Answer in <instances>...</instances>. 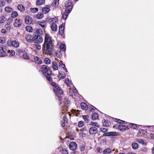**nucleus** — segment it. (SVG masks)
<instances>
[{"label":"nucleus","instance_id":"nucleus-3","mask_svg":"<svg viewBox=\"0 0 154 154\" xmlns=\"http://www.w3.org/2000/svg\"><path fill=\"white\" fill-rule=\"evenodd\" d=\"M100 130L103 133H105L103 134V136H115L117 135V133L115 132H110L106 133L107 132V130L104 128H100Z\"/></svg>","mask_w":154,"mask_h":154},{"label":"nucleus","instance_id":"nucleus-64","mask_svg":"<svg viewBox=\"0 0 154 154\" xmlns=\"http://www.w3.org/2000/svg\"><path fill=\"white\" fill-rule=\"evenodd\" d=\"M152 154H154V147L151 149Z\"/></svg>","mask_w":154,"mask_h":154},{"label":"nucleus","instance_id":"nucleus-62","mask_svg":"<svg viewBox=\"0 0 154 154\" xmlns=\"http://www.w3.org/2000/svg\"><path fill=\"white\" fill-rule=\"evenodd\" d=\"M1 32L2 33L5 34L7 33V31L5 29H2L1 30Z\"/></svg>","mask_w":154,"mask_h":154},{"label":"nucleus","instance_id":"nucleus-42","mask_svg":"<svg viewBox=\"0 0 154 154\" xmlns=\"http://www.w3.org/2000/svg\"><path fill=\"white\" fill-rule=\"evenodd\" d=\"M65 82L66 84V85L68 86L71 84V81L68 78L66 79L65 80Z\"/></svg>","mask_w":154,"mask_h":154},{"label":"nucleus","instance_id":"nucleus-12","mask_svg":"<svg viewBox=\"0 0 154 154\" xmlns=\"http://www.w3.org/2000/svg\"><path fill=\"white\" fill-rule=\"evenodd\" d=\"M97 131V128L95 127H92L89 129V133L92 134H95Z\"/></svg>","mask_w":154,"mask_h":154},{"label":"nucleus","instance_id":"nucleus-26","mask_svg":"<svg viewBox=\"0 0 154 154\" xmlns=\"http://www.w3.org/2000/svg\"><path fill=\"white\" fill-rule=\"evenodd\" d=\"M81 107L83 109L87 110L88 109V107L86 104L85 103H81Z\"/></svg>","mask_w":154,"mask_h":154},{"label":"nucleus","instance_id":"nucleus-19","mask_svg":"<svg viewBox=\"0 0 154 154\" xmlns=\"http://www.w3.org/2000/svg\"><path fill=\"white\" fill-rule=\"evenodd\" d=\"M64 26L63 24L61 25L59 27V33L62 35L64 33Z\"/></svg>","mask_w":154,"mask_h":154},{"label":"nucleus","instance_id":"nucleus-58","mask_svg":"<svg viewBox=\"0 0 154 154\" xmlns=\"http://www.w3.org/2000/svg\"><path fill=\"white\" fill-rule=\"evenodd\" d=\"M94 109H96V108L94 106H91V107H90V111L93 112L94 111Z\"/></svg>","mask_w":154,"mask_h":154},{"label":"nucleus","instance_id":"nucleus-51","mask_svg":"<svg viewBox=\"0 0 154 154\" xmlns=\"http://www.w3.org/2000/svg\"><path fill=\"white\" fill-rule=\"evenodd\" d=\"M68 15V14L65 13L63 14L62 16V18L64 20H65L67 18Z\"/></svg>","mask_w":154,"mask_h":154},{"label":"nucleus","instance_id":"nucleus-27","mask_svg":"<svg viewBox=\"0 0 154 154\" xmlns=\"http://www.w3.org/2000/svg\"><path fill=\"white\" fill-rule=\"evenodd\" d=\"M5 11L8 13H10L12 12L13 9L12 8L9 7H6L5 8Z\"/></svg>","mask_w":154,"mask_h":154},{"label":"nucleus","instance_id":"nucleus-60","mask_svg":"<svg viewBox=\"0 0 154 154\" xmlns=\"http://www.w3.org/2000/svg\"><path fill=\"white\" fill-rule=\"evenodd\" d=\"M96 150L97 152H98L99 153H101L102 151V149L100 148V147L97 148Z\"/></svg>","mask_w":154,"mask_h":154},{"label":"nucleus","instance_id":"nucleus-22","mask_svg":"<svg viewBox=\"0 0 154 154\" xmlns=\"http://www.w3.org/2000/svg\"><path fill=\"white\" fill-rule=\"evenodd\" d=\"M118 128L121 131H124L126 129L127 127L125 125L120 124L118 125Z\"/></svg>","mask_w":154,"mask_h":154},{"label":"nucleus","instance_id":"nucleus-36","mask_svg":"<svg viewBox=\"0 0 154 154\" xmlns=\"http://www.w3.org/2000/svg\"><path fill=\"white\" fill-rule=\"evenodd\" d=\"M7 52L8 53H9V56L11 57L13 56L15 54V52L13 50H8Z\"/></svg>","mask_w":154,"mask_h":154},{"label":"nucleus","instance_id":"nucleus-54","mask_svg":"<svg viewBox=\"0 0 154 154\" xmlns=\"http://www.w3.org/2000/svg\"><path fill=\"white\" fill-rule=\"evenodd\" d=\"M35 47L38 50H40L41 49V46L40 45L38 44H35L34 45Z\"/></svg>","mask_w":154,"mask_h":154},{"label":"nucleus","instance_id":"nucleus-24","mask_svg":"<svg viewBox=\"0 0 154 154\" xmlns=\"http://www.w3.org/2000/svg\"><path fill=\"white\" fill-rule=\"evenodd\" d=\"M52 69L54 70L58 69V67L57 63L55 61H53L52 62Z\"/></svg>","mask_w":154,"mask_h":154},{"label":"nucleus","instance_id":"nucleus-43","mask_svg":"<svg viewBox=\"0 0 154 154\" xmlns=\"http://www.w3.org/2000/svg\"><path fill=\"white\" fill-rule=\"evenodd\" d=\"M23 59H28L29 58V56L26 53H24L23 55Z\"/></svg>","mask_w":154,"mask_h":154},{"label":"nucleus","instance_id":"nucleus-53","mask_svg":"<svg viewBox=\"0 0 154 154\" xmlns=\"http://www.w3.org/2000/svg\"><path fill=\"white\" fill-rule=\"evenodd\" d=\"M84 125L83 122L82 121H79L78 123V126L79 127H82Z\"/></svg>","mask_w":154,"mask_h":154},{"label":"nucleus","instance_id":"nucleus-25","mask_svg":"<svg viewBox=\"0 0 154 154\" xmlns=\"http://www.w3.org/2000/svg\"><path fill=\"white\" fill-rule=\"evenodd\" d=\"M11 45L13 47L17 48L19 44L18 41L14 40L12 41Z\"/></svg>","mask_w":154,"mask_h":154},{"label":"nucleus","instance_id":"nucleus-34","mask_svg":"<svg viewBox=\"0 0 154 154\" xmlns=\"http://www.w3.org/2000/svg\"><path fill=\"white\" fill-rule=\"evenodd\" d=\"M26 29L27 31L29 32H31L33 30L32 27L30 26H26Z\"/></svg>","mask_w":154,"mask_h":154},{"label":"nucleus","instance_id":"nucleus-14","mask_svg":"<svg viewBox=\"0 0 154 154\" xmlns=\"http://www.w3.org/2000/svg\"><path fill=\"white\" fill-rule=\"evenodd\" d=\"M34 62L38 64H40L42 63L41 59L37 56H35L34 57Z\"/></svg>","mask_w":154,"mask_h":154},{"label":"nucleus","instance_id":"nucleus-18","mask_svg":"<svg viewBox=\"0 0 154 154\" xmlns=\"http://www.w3.org/2000/svg\"><path fill=\"white\" fill-rule=\"evenodd\" d=\"M102 122L103 125L104 127H108L110 125V123L109 121L107 120L104 119L102 121Z\"/></svg>","mask_w":154,"mask_h":154},{"label":"nucleus","instance_id":"nucleus-59","mask_svg":"<svg viewBox=\"0 0 154 154\" xmlns=\"http://www.w3.org/2000/svg\"><path fill=\"white\" fill-rule=\"evenodd\" d=\"M5 42L4 38L2 37H0V43H4Z\"/></svg>","mask_w":154,"mask_h":154},{"label":"nucleus","instance_id":"nucleus-13","mask_svg":"<svg viewBox=\"0 0 154 154\" xmlns=\"http://www.w3.org/2000/svg\"><path fill=\"white\" fill-rule=\"evenodd\" d=\"M25 38L27 41L31 42L33 41V37L30 34H28L26 35Z\"/></svg>","mask_w":154,"mask_h":154},{"label":"nucleus","instance_id":"nucleus-16","mask_svg":"<svg viewBox=\"0 0 154 154\" xmlns=\"http://www.w3.org/2000/svg\"><path fill=\"white\" fill-rule=\"evenodd\" d=\"M59 46L60 49L62 51H64L66 50V47L65 44H61L60 43H58L57 46Z\"/></svg>","mask_w":154,"mask_h":154},{"label":"nucleus","instance_id":"nucleus-9","mask_svg":"<svg viewBox=\"0 0 154 154\" xmlns=\"http://www.w3.org/2000/svg\"><path fill=\"white\" fill-rule=\"evenodd\" d=\"M47 21L51 23H57L58 21V18L57 17H55L52 18H47Z\"/></svg>","mask_w":154,"mask_h":154},{"label":"nucleus","instance_id":"nucleus-52","mask_svg":"<svg viewBox=\"0 0 154 154\" xmlns=\"http://www.w3.org/2000/svg\"><path fill=\"white\" fill-rule=\"evenodd\" d=\"M5 27L7 30H9L11 28L10 25L8 23L5 25Z\"/></svg>","mask_w":154,"mask_h":154},{"label":"nucleus","instance_id":"nucleus-23","mask_svg":"<svg viewBox=\"0 0 154 154\" xmlns=\"http://www.w3.org/2000/svg\"><path fill=\"white\" fill-rule=\"evenodd\" d=\"M17 8L20 11L23 12L25 11V8L22 5H18L17 6Z\"/></svg>","mask_w":154,"mask_h":154},{"label":"nucleus","instance_id":"nucleus-46","mask_svg":"<svg viewBox=\"0 0 154 154\" xmlns=\"http://www.w3.org/2000/svg\"><path fill=\"white\" fill-rule=\"evenodd\" d=\"M136 141L137 142L141 144H144V141L141 139H137L136 140Z\"/></svg>","mask_w":154,"mask_h":154},{"label":"nucleus","instance_id":"nucleus-56","mask_svg":"<svg viewBox=\"0 0 154 154\" xmlns=\"http://www.w3.org/2000/svg\"><path fill=\"white\" fill-rule=\"evenodd\" d=\"M85 148L86 147L84 145H83L81 146L80 148V150L81 151H83L85 149Z\"/></svg>","mask_w":154,"mask_h":154},{"label":"nucleus","instance_id":"nucleus-32","mask_svg":"<svg viewBox=\"0 0 154 154\" xmlns=\"http://www.w3.org/2000/svg\"><path fill=\"white\" fill-rule=\"evenodd\" d=\"M59 67H60L61 68H62L63 69H65V71L66 72H67V70L66 69V68L65 67V64H63V63L61 61L59 63Z\"/></svg>","mask_w":154,"mask_h":154},{"label":"nucleus","instance_id":"nucleus-40","mask_svg":"<svg viewBox=\"0 0 154 154\" xmlns=\"http://www.w3.org/2000/svg\"><path fill=\"white\" fill-rule=\"evenodd\" d=\"M45 63L47 64H49L51 62V60L50 59L48 58H45L44 59Z\"/></svg>","mask_w":154,"mask_h":154},{"label":"nucleus","instance_id":"nucleus-5","mask_svg":"<svg viewBox=\"0 0 154 154\" xmlns=\"http://www.w3.org/2000/svg\"><path fill=\"white\" fill-rule=\"evenodd\" d=\"M7 49L6 47L4 46H0V57H4L7 56L6 53Z\"/></svg>","mask_w":154,"mask_h":154},{"label":"nucleus","instance_id":"nucleus-6","mask_svg":"<svg viewBox=\"0 0 154 154\" xmlns=\"http://www.w3.org/2000/svg\"><path fill=\"white\" fill-rule=\"evenodd\" d=\"M43 38L39 35H35L33 36V41L35 43H41L43 41Z\"/></svg>","mask_w":154,"mask_h":154},{"label":"nucleus","instance_id":"nucleus-38","mask_svg":"<svg viewBox=\"0 0 154 154\" xmlns=\"http://www.w3.org/2000/svg\"><path fill=\"white\" fill-rule=\"evenodd\" d=\"M132 146L133 149H136L138 148V145L137 143H134L132 144Z\"/></svg>","mask_w":154,"mask_h":154},{"label":"nucleus","instance_id":"nucleus-61","mask_svg":"<svg viewBox=\"0 0 154 154\" xmlns=\"http://www.w3.org/2000/svg\"><path fill=\"white\" fill-rule=\"evenodd\" d=\"M2 20H1V22H3L4 21H5V18L4 16H2L1 17Z\"/></svg>","mask_w":154,"mask_h":154},{"label":"nucleus","instance_id":"nucleus-49","mask_svg":"<svg viewBox=\"0 0 154 154\" xmlns=\"http://www.w3.org/2000/svg\"><path fill=\"white\" fill-rule=\"evenodd\" d=\"M131 127V128H132L134 129H135L137 127V125L136 124H133V123H131L129 125Z\"/></svg>","mask_w":154,"mask_h":154},{"label":"nucleus","instance_id":"nucleus-41","mask_svg":"<svg viewBox=\"0 0 154 154\" xmlns=\"http://www.w3.org/2000/svg\"><path fill=\"white\" fill-rule=\"evenodd\" d=\"M38 8H30V11L33 13H35L38 11Z\"/></svg>","mask_w":154,"mask_h":154},{"label":"nucleus","instance_id":"nucleus-50","mask_svg":"<svg viewBox=\"0 0 154 154\" xmlns=\"http://www.w3.org/2000/svg\"><path fill=\"white\" fill-rule=\"evenodd\" d=\"M141 150L143 152L146 153L148 150V149L145 147H143L142 148Z\"/></svg>","mask_w":154,"mask_h":154},{"label":"nucleus","instance_id":"nucleus-63","mask_svg":"<svg viewBox=\"0 0 154 154\" xmlns=\"http://www.w3.org/2000/svg\"><path fill=\"white\" fill-rule=\"evenodd\" d=\"M57 97H58V100L59 101H60L61 99V95L57 94Z\"/></svg>","mask_w":154,"mask_h":154},{"label":"nucleus","instance_id":"nucleus-20","mask_svg":"<svg viewBox=\"0 0 154 154\" xmlns=\"http://www.w3.org/2000/svg\"><path fill=\"white\" fill-rule=\"evenodd\" d=\"M50 10V7L48 6L43 8L42 9V12L45 14L48 13Z\"/></svg>","mask_w":154,"mask_h":154},{"label":"nucleus","instance_id":"nucleus-10","mask_svg":"<svg viewBox=\"0 0 154 154\" xmlns=\"http://www.w3.org/2000/svg\"><path fill=\"white\" fill-rule=\"evenodd\" d=\"M59 0H54L51 5V8L54 10L56 8H57L59 5Z\"/></svg>","mask_w":154,"mask_h":154},{"label":"nucleus","instance_id":"nucleus-31","mask_svg":"<svg viewBox=\"0 0 154 154\" xmlns=\"http://www.w3.org/2000/svg\"><path fill=\"white\" fill-rule=\"evenodd\" d=\"M18 15V14L16 11L12 12L11 14V17L12 18H15L17 17Z\"/></svg>","mask_w":154,"mask_h":154},{"label":"nucleus","instance_id":"nucleus-35","mask_svg":"<svg viewBox=\"0 0 154 154\" xmlns=\"http://www.w3.org/2000/svg\"><path fill=\"white\" fill-rule=\"evenodd\" d=\"M83 118L86 123H88L89 117L87 115H84L83 116Z\"/></svg>","mask_w":154,"mask_h":154},{"label":"nucleus","instance_id":"nucleus-30","mask_svg":"<svg viewBox=\"0 0 154 154\" xmlns=\"http://www.w3.org/2000/svg\"><path fill=\"white\" fill-rule=\"evenodd\" d=\"M66 8L65 11L66 12L67 14L69 13L71 11L72 9V6H69Z\"/></svg>","mask_w":154,"mask_h":154},{"label":"nucleus","instance_id":"nucleus-15","mask_svg":"<svg viewBox=\"0 0 154 154\" xmlns=\"http://www.w3.org/2000/svg\"><path fill=\"white\" fill-rule=\"evenodd\" d=\"M38 24L44 29H45L46 27V24L45 21H41L38 22Z\"/></svg>","mask_w":154,"mask_h":154},{"label":"nucleus","instance_id":"nucleus-7","mask_svg":"<svg viewBox=\"0 0 154 154\" xmlns=\"http://www.w3.org/2000/svg\"><path fill=\"white\" fill-rule=\"evenodd\" d=\"M22 23V20L20 19L16 18L14 20V25L15 27H18L21 25Z\"/></svg>","mask_w":154,"mask_h":154},{"label":"nucleus","instance_id":"nucleus-28","mask_svg":"<svg viewBox=\"0 0 154 154\" xmlns=\"http://www.w3.org/2000/svg\"><path fill=\"white\" fill-rule=\"evenodd\" d=\"M36 17L38 19H42L44 17V15L41 12H38L36 16Z\"/></svg>","mask_w":154,"mask_h":154},{"label":"nucleus","instance_id":"nucleus-21","mask_svg":"<svg viewBox=\"0 0 154 154\" xmlns=\"http://www.w3.org/2000/svg\"><path fill=\"white\" fill-rule=\"evenodd\" d=\"M34 33H36L39 35H41L43 33V31L41 29H38L37 28H35L34 30Z\"/></svg>","mask_w":154,"mask_h":154},{"label":"nucleus","instance_id":"nucleus-1","mask_svg":"<svg viewBox=\"0 0 154 154\" xmlns=\"http://www.w3.org/2000/svg\"><path fill=\"white\" fill-rule=\"evenodd\" d=\"M52 37L48 33L45 34L42 49L46 54L50 55L53 51L54 47Z\"/></svg>","mask_w":154,"mask_h":154},{"label":"nucleus","instance_id":"nucleus-4","mask_svg":"<svg viewBox=\"0 0 154 154\" xmlns=\"http://www.w3.org/2000/svg\"><path fill=\"white\" fill-rule=\"evenodd\" d=\"M51 85L55 87V88L53 89L54 91L56 93H58L60 94H63V91L57 85L56 83L52 82Z\"/></svg>","mask_w":154,"mask_h":154},{"label":"nucleus","instance_id":"nucleus-45","mask_svg":"<svg viewBox=\"0 0 154 154\" xmlns=\"http://www.w3.org/2000/svg\"><path fill=\"white\" fill-rule=\"evenodd\" d=\"M115 122L120 124H124L125 122L124 121L118 119H115Z\"/></svg>","mask_w":154,"mask_h":154},{"label":"nucleus","instance_id":"nucleus-29","mask_svg":"<svg viewBox=\"0 0 154 154\" xmlns=\"http://www.w3.org/2000/svg\"><path fill=\"white\" fill-rule=\"evenodd\" d=\"M45 2V0H38L36 2V4L38 5H41L43 4Z\"/></svg>","mask_w":154,"mask_h":154},{"label":"nucleus","instance_id":"nucleus-2","mask_svg":"<svg viewBox=\"0 0 154 154\" xmlns=\"http://www.w3.org/2000/svg\"><path fill=\"white\" fill-rule=\"evenodd\" d=\"M41 71L42 72V74L45 76L46 74H47V75H51L52 73V71L50 68L46 65L42 66Z\"/></svg>","mask_w":154,"mask_h":154},{"label":"nucleus","instance_id":"nucleus-11","mask_svg":"<svg viewBox=\"0 0 154 154\" xmlns=\"http://www.w3.org/2000/svg\"><path fill=\"white\" fill-rule=\"evenodd\" d=\"M25 23L27 24H30L32 22V18L29 16H27L25 17Z\"/></svg>","mask_w":154,"mask_h":154},{"label":"nucleus","instance_id":"nucleus-44","mask_svg":"<svg viewBox=\"0 0 154 154\" xmlns=\"http://www.w3.org/2000/svg\"><path fill=\"white\" fill-rule=\"evenodd\" d=\"M90 125L95 126L97 127H99V126L96 122H91L90 123Z\"/></svg>","mask_w":154,"mask_h":154},{"label":"nucleus","instance_id":"nucleus-48","mask_svg":"<svg viewBox=\"0 0 154 154\" xmlns=\"http://www.w3.org/2000/svg\"><path fill=\"white\" fill-rule=\"evenodd\" d=\"M61 152L63 154H68V152L67 150L64 148H62V150H61Z\"/></svg>","mask_w":154,"mask_h":154},{"label":"nucleus","instance_id":"nucleus-17","mask_svg":"<svg viewBox=\"0 0 154 154\" xmlns=\"http://www.w3.org/2000/svg\"><path fill=\"white\" fill-rule=\"evenodd\" d=\"M50 27L52 31L55 32L57 30V23H52Z\"/></svg>","mask_w":154,"mask_h":154},{"label":"nucleus","instance_id":"nucleus-55","mask_svg":"<svg viewBox=\"0 0 154 154\" xmlns=\"http://www.w3.org/2000/svg\"><path fill=\"white\" fill-rule=\"evenodd\" d=\"M50 75H47L46 76V78L48 81L51 82L52 81V78Z\"/></svg>","mask_w":154,"mask_h":154},{"label":"nucleus","instance_id":"nucleus-39","mask_svg":"<svg viewBox=\"0 0 154 154\" xmlns=\"http://www.w3.org/2000/svg\"><path fill=\"white\" fill-rule=\"evenodd\" d=\"M65 7H67L69 6H72V3L69 1L66 2L65 3Z\"/></svg>","mask_w":154,"mask_h":154},{"label":"nucleus","instance_id":"nucleus-8","mask_svg":"<svg viewBox=\"0 0 154 154\" xmlns=\"http://www.w3.org/2000/svg\"><path fill=\"white\" fill-rule=\"evenodd\" d=\"M77 147V144L74 142H71L69 145V149L72 150H75Z\"/></svg>","mask_w":154,"mask_h":154},{"label":"nucleus","instance_id":"nucleus-47","mask_svg":"<svg viewBox=\"0 0 154 154\" xmlns=\"http://www.w3.org/2000/svg\"><path fill=\"white\" fill-rule=\"evenodd\" d=\"M59 78L62 79H63L65 77V75L64 74H61L60 73V72L59 73V75H58Z\"/></svg>","mask_w":154,"mask_h":154},{"label":"nucleus","instance_id":"nucleus-57","mask_svg":"<svg viewBox=\"0 0 154 154\" xmlns=\"http://www.w3.org/2000/svg\"><path fill=\"white\" fill-rule=\"evenodd\" d=\"M0 5L2 6H4L5 5V3L2 0H0Z\"/></svg>","mask_w":154,"mask_h":154},{"label":"nucleus","instance_id":"nucleus-33","mask_svg":"<svg viewBox=\"0 0 154 154\" xmlns=\"http://www.w3.org/2000/svg\"><path fill=\"white\" fill-rule=\"evenodd\" d=\"M98 117V114L96 113H93L92 116V119L93 120H95L97 119Z\"/></svg>","mask_w":154,"mask_h":154},{"label":"nucleus","instance_id":"nucleus-37","mask_svg":"<svg viewBox=\"0 0 154 154\" xmlns=\"http://www.w3.org/2000/svg\"><path fill=\"white\" fill-rule=\"evenodd\" d=\"M111 149H110L107 148L103 151L104 154H108L111 152Z\"/></svg>","mask_w":154,"mask_h":154}]
</instances>
